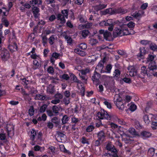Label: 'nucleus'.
Wrapping results in <instances>:
<instances>
[{
    "instance_id": "nucleus-1",
    "label": "nucleus",
    "mask_w": 157,
    "mask_h": 157,
    "mask_svg": "<svg viewBox=\"0 0 157 157\" xmlns=\"http://www.w3.org/2000/svg\"><path fill=\"white\" fill-rule=\"evenodd\" d=\"M69 9L63 10L61 11V13H58L57 15L56 19L58 21H60V23L63 24L66 22L65 18L67 19L69 14Z\"/></svg>"
},
{
    "instance_id": "nucleus-2",
    "label": "nucleus",
    "mask_w": 157,
    "mask_h": 157,
    "mask_svg": "<svg viewBox=\"0 0 157 157\" xmlns=\"http://www.w3.org/2000/svg\"><path fill=\"white\" fill-rule=\"evenodd\" d=\"M114 103L117 108L119 109L123 110L124 109V105L123 102L122 98L118 94H116L114 98Z\"/></svg>"
},
{
    "instance_id": "nucleus-3",
    "label": "nucleus",
    "mask_w": 157,
    "mask_h": 157,
    "mask_svg": "<svg viewBox=\"0 0 157 157\" xmlns=\"http://www.w3.org/2000/svg\"><path fill=\"white\" fill-rule=\"evenodd\" d=\"M95 117L97 119H106L110 120L111 118L110 115L104 109H101V111L98 112Z\"/></svg>"
},
{
    "instance_id": "nucleus-4",
    "label": "nucleus",
    "mask_w": 157,
    "mask_h": 157,
    "mask_svg": "<svg viewBox=\"0 0 157 157\" xmlns=\"http://www.w3.org/2000/svg\"><path fill=\"white\" fill-rule=\"evenodd\" d=\"M147 69L152 76L157 77V72H155L157 70V65L155 62L147 63Z\"/></svg>"
},
{
    "instance_id": "nucleus-5",
    "label": "nucleus",
    "mask_w": 157,
    "mask_h": 157,
    "mask_svg": "<svg viewBox=\"0 0 157 157\" xmlns=\"http://www.w3.org/2000/svg\"><path fill=\"white\" fill-rule=\"evenodd\" d=\"M106 149L110 151L109 154L113 157H119L117 155V151L116 149L114 146L111 144H108L106 147Z\"/></svg>"
},
{
    "instance_id": "nucleus-6",
    "label": "nucleus",
    "mask_w": 157,
    "mask_h": 157,
    "mask_svg": "<svg viewBox=\"0 0 157 157\" xmlns=\"http://www.w3.org/2000/svg\"><path fill=\"white\" fill-rule=\"evenodd\" d=\"M106 58L104 57L103 59L101 60L98 63V65L96 66L95 71L101 73H104L105 72V70L104 69V64L105 62Z\"/></svg>"
},
{
    "instance_id": "nucleus-7",
    "label": "nucleus",
    "mask_w": 157,
    "mask_h": 157,
    "mask_svg": "<svg viewBox=\"0 0 157 157\" xmlns=\"http://www.w3.org/2000/svg\"><path fill=\"white\" fill-rule=\"evenodd\" d=\"M122 36L134 34L135 33L134 31L132 29H128L125 25L121 27Z\"/></svg>"
},
{
    "instance_id": "nucleus-8",
    "label": "nucleus",
    "mask_w": 157,
    "mask_h": 157,
    "mask_svg": "<svg viewBox=\"0 0 157 157\" xmlns=\"http://www.w3.org/2000/svg\"><path fill=\"white\" fill-rule=\"evenodd\" d=\"M146 75L148 77L152 76L146 67L145 66H143L141 68L140 74L139 75L140 77L141 78H143Z\"/></svg>"
},
{
    "instance_id": "nucleus-9",
    "label": "nucleus",
    "mask_w": 157,
    "mask_h": 157,
    "mask_svg": "<svg viewBox=\"0 0 157 157\" xmlns=\"http://www.w3.org/2000/svg\"><path fill=\"white\" fill-rule=\"evenodd\" d=\"M100 77V75L96 71H94V74L92 77V80L93 83L98 85L100 82L99 78Z\"/></svg>"
},
{
    "instance_id": "nucleus-10",
    "label": "nucleus",
    "mask_w": 157,
    "mask_h": 157,
    "mask_svg": "<svg viewBox=\"0 0 157 157\" xmlns=\"http://www.w3.org/2000/svg\"><path fill=\"white\" fill-rule=\"evenodd\" d=\"M0 56L2 60L4 61H7L10 57L9 52L6 49L2 50V51Z\"/></svg>"
},
{
    "instance_id": "nucleus-11",
    "label": "nucleus",
    "mask_w": 157,
    "mask_h": 157,
    "mask_svg": "<svg viewBox=\"0 0 157 157\" xmlns=\"http://www.w3.org/2000/svg\"><path fill=\"white\" fill-rule=\"evenodd\" d=\"M121 27H116L114 29L113 35L114 38H116L118 36H122Z\"/></svg>"
},
{
    "instance_id": "nucleus-12",
    "label": "nucleus",
    "mask_w": 157,
    "mask_h": 157,
    "mask_svg": "<svg viewBox=\"0 0 157 157\" xmlns=\"http://www.w3.org/2000/svg\"><path fill=\"white\" fill-rule=\"evenodd\" d=\"M105 26H109L108 30L110 31H113V29L114 25L115 24L114 21L112 19H109L105 21Z\"/></svg>"
},
{
    "instance_id": "nucleus-13",
    "label": "nucleus",
    "mask_w": 157,
    "mask_h": 157,
    "mask_svg": "<svg viewBox=\"0 0 157 157\" xmlns=\"http://www.w3.org/2000/svg\"><path fill=\"white\" fill-rule=\"evenodd\" d=\"M38 131H37L34 129H32L31 131V134L30 135V140L32 141V143L31 144L32 145H35V139L36 136L37 135V132H38Z\"/></svg>"
},
{
    "instance_id": "nucleus-14",
    "label": "nucleus",
    "mask_w": 157,
    "mask_h": 157,
    "mask_svg": "<svg viewBox=\"0 0 157 157\" xmlns=\"http://www.w3.org/2000/svg\"><path fill=\"white\" fill-rule=\"evenodd\" d=\"M128 70L130 76L132 77L136 75L137 72L134 67L132 66H129L128 68Z\"/></svg>"
},
{
    "instance_id": "nucleus-15",
    "label": "nucleus",
    "mask_w": 157,
    "mask_h": 157,
    "mask_svg": "<svg viewBox=\"0 0 157 157\" xmlns=\"http://www.w3.org/2000/svg\"><path fill=\"white\" fill-rule=\"evenodd\" d=\"M103 14L104 15L107 14H109L110 15L115 14V8H110L105 10L103 11Z\"/></svg>"
},
{
    "instance_id": "nucleus-16",
    "label": "nucleus",
    "mask_w": 157,
    "mask_h": 157,
    "mask_svg": "<svg viewBox=\"0 0 157 157\" xmlns=\"http://www.w3.org/2000/svg\"><path fill=\"white\" fill-rule=\"evenodd\" d=\"M49 97L46 95H42L40 94H36V95L35 99L36 100H38L41 101H46L48 99Z\"/></svg>"
},
{
    "instance_id": "nucleus-17",
    "label": "nucleus",
    "mask_w": 157,
    "mask_h": 157,
    "mask_svg": "<svg viewBox=\"0 0 157 157\" xmlns=\"http://www.w3.org/2000/svg\"><path fill=\"white\" fill-rule=\"evenodd\" d=\"M8 47L11 52H13L17 50L18 47L17 44L15 42L9 45Z\"/></svg>"
},
{
    "instance_id": "nucleus-18",
    "label": "nucleus",
    "mask_w": 157,
    "mask_h": 157,
    "mask_svg": "<svg viewBox=\"0 0 157 157\" xmlns=\"http://www.w3.org/2000/svg\"><path fill=\"white\" fill-rule=\"evenodd\" d=\"M39 9L38 8L34 6L32 8V12L35 18H37L39 17L40 15V14L39 13Z\"/></svg>"
},
{
    "instance_id": "nucleus-19",
    "label": "nucleus",
    "mask_w": 157,
    "mask_h": 157,
    "mask_svg": "<svg viewBox=\"0 0 157 157\" xmlns=\"http://www.w3.org/2000/svg\"><path fill=\"white\" fill-rule=\"evenodd\" d=\"M115 14L120 13L124 14L127 12V10L121 7H118L117 8H115Z\"/></svg>"
},
{
    "instance_id": "nucleus-20",
    "label": "nucleus",
    "mask_w": 157,
    "mask_h": 157,
    "mask_svg": "<svg viewBox=\"0 0 157 157\" xmlns=\"http://www.w3.org/2000/svg\"><path fill=\"white\" fill-rule=\"evenodd\" d=\"M94 124V122H92L86 128V131L87 132H92L95 128Z\"/></svg>"
},
{
    "instance_id": "nucleus-21",
    "label": "nucleus",
    "mask_w": 157,
    "mask_h": 157,
    "mask_svg": "<svg viewBox=\"0 0 157 157\" xmlns=\"http://www.w3.org/2000/svg\"><path fill=\"white\" fill-rule=\"evenodd\" d=\"M155 56L151 54H149L148 57L146 58V63H149L150 62H155L154 60Z\"/></svg>"
},
{
    "instance_id": "nucleus-22",
    "label": "nucleus",
    "mask_w": 157,
    "mask_h": 157,
    "mask_svg": "<svg viewBox=\"0 0 157 157\" xmlns=\"http://www.w3.org/2000/svg\"><path fill=\"white\" fill-rule=\"evenodd\" d=\"M70 119V117L67 115H63L61 119L62 124L63 125L67 124Z\"/></svg>"
},
{
    "instance_id": "nucleus-23",
    "label": "nucleus",
    "mask_w": 157,
    "mask_h": 157,
    "mask_svg": "<svg viewBox=\"0 0 157 157\" xmlns=\"http://www.w3.org/2000/svg\"><path fill=\"white\" fill-rule=\"evenodd\" d=\"M97 136L98 140L103 141L105 139V136L104 132L103 131H100L97 134Z\"/></svg>"
},
{
    "instance_id": "nucleus-24",
    "label": "nucleus",
    "mask_w": 157,
    "mask_h": 157,
    "mask_svg": "<svg viewBox=\"0 0 157 157\" xmlns=\"http://www.w3.org/2000/svg\"><path fill=\"white\" fill-rule=\"evenodd\" d=\"M52 122L54 123L56 126L59 125L60 123V120L58 118V117H55L51 119Z\"/></svg>"
},
{
    "instance_id": "nucleus-25",
    "label": "nucleus",
    "mask_w": 157,
    "mask_h": 157,
    "mask_svg": "<svg viewBox=\"0 0 157 157\" xmlns=\"http://www.w3.org/2000/svg\"><path fill=\"white\" fill-rule=\"evenodd\" d=\"M121 74V71L118 69H115L113 75V77L116 79L119 78Z\"/></svg>"
},
{
    "instance_id": "nucleus-26",
    "label": "nucleus",
    "mask_w": 157,
    "mask_h": 157,
    "mask_svg": "<svg viewBox=\"0 0 157 157\" xmlns=\"http://www.w3.org/2000/svg\"><path fill=\"white\" fill-rule=\"evenodd\" d=\"M107 6V4H99L98 5L95 6L94 9L97 11L99 10H101L105 8Z\"/></svg>"
},
{
    "instance_id": "nucleus-27",
    "label": "nucleus",
    "mask_w": 157,
    "mask_h": 157,
    "mask_svg": "<svg viewBox=\"0 0 157 157\" xmlns=\"http://www.w3.org/2000/svg\"><path fill=\"white\" fill-rule=\"evenodd\" d=\"M33 148L35 151H40L41 152L44 151L45 149L44 147H41L38 145L34 146Z\"/></svg>"
},
{
    "instance_id": "nucleus-28",
    "label": "nucleus",
    "mask_w": 157,
    "mask_h": 157,
    "mask_svg": "<svg viewBox=\"0 0 157 157\" xmlns=\"http://www.w3.org/2000/svg\"><path fill=\"white\" fill-rule=\"evenodd\" d=\"M141 135L143 137L148 138L151 136V134L149 132L144 131L141 133Z\"/></svg>"
},
{
    "instance_id": "nucleus-29",
    "label": "nucleus",
    "mask_w": 157,
    "mask_h": 157,
    "mask_svg": "<svg viewBox=\"0 0 157 157\" xmlns=\"http://www.w3.org/2000/svg\"><path fill=\"white\" fill-rule=\"evenodd\" d=\"M52 110L55 115H57L59 113V108L56 105H54L52 108Z\"/></svg>"
},
{
    "instance_id": "nucleus-30",
    "label": "nucleus",
    "mask_w": 157,
    "mask_h": 157,
    "mask_svg": "<svg viewBox=\"0 0 157 157\" xmlns=\"http://www.w3.org/2000/svg\"><path fill=\"white\" fill-rule=\"evenodd\" d=\"M64 38L67 41V43L69 45H71L72 44L73 40L72 38L68 35H66Z\"/></svg>"
},
{
    "instance_id": "nucleus-31",
    "label": "nucleus",
    "mask_w": 157,
    "mask_h": 157,
    "mask_svg": "<svg viewBox=\"0 0 157 157\" xmlns=\"http://www.w3.org/2000/svg\"><path fill=\"white\" fill-rule=\"evenodd\" d=\"M34 108L33 106H31L29 107V109L28 113L30 117L33 116L34 114Z\"/></svg>"
},
{
    "instance_id": "nucleus-32",
    "label": "nucleus",
    "mask_w": 157,
    "mask_h": 157,
    "mask_svg": "<svg viewBox=\"0 0 157 157\" xmlns=\"http://www.w3.org/2000/svg\"><path fill=\"white\" fill-rule=\"evenodd\" d=\"M30 2L33 6L36 5H41L42 3L41 0H32Z\"/></svg>"
},
{
    "instance_id": "nucleus-33",
    "label": "nucleus",
    "mask_w": 157,
    "mask_h": 157,
    "mask_svg": "<svg viewBox=\"0 0 157 157\" xmlns=\"http://www.w3.org/2000/svg\"><path fill=\"white\" fill-rule=\"evenodd\" d=\"M71 121V123L78 124L80 120L78 118L76 117L75 116H72Z\"/></svg>"
},
{
    "instance_id": "nucleus-34",
    "label": "nucleus",
    "mask_w": 157,
    "mask_h": 157,
    "mask_svg": "<svg viewBox=\"0 0 157 157\" xmlns=\"http://www.w3.org/2000/svg\"><path fill=\"white\" fill-rule=\"evenodd\" d=\"M140 52L138 56L140 57H142L146 52V50L145 49V48L143 47H141L140 49Z\"/></svg>"
},
{
    "instance_id": "nucleus-35",
    "label": "nucleus",
    "mask_w": 157,
    "mask_h": 157,
    "mask_svg": "<svg viewBox=\"0 0 157 157\" xmlns=\"http://www.w3.org/2000/svg\"><path fill=\"white\" fill-rule=\"evenodd\" d=\"M89 33V32L88 30L84 29L82 31L81 35L82 37L85 38L88 36Z\"/></svg>"
},
{
    "instance_id": "nucleus-36",
    "label": "nucleus",
    "mask_w": 157,
    "mask_h": 157,
    "mask_svg": "<svg viewBox=\"0 0 157 157\" xmlns=\"http://www.w3.org/2000/svg\"><path fill=\"white\" fill-rule=\"evenodd\" d=\"M155 149L151 148L149 149L147 154L149 156L151 157L153 156L155 154Z\"/></svg>"
},
{
    "instance_id": "nucleus-37",
    "label": "nucleus",
    "mask_w": 157,
    "mask_h": 157,
    "mask_svg": "<svg viewBox=\"0 0 157 157\" xmlns=\"http://www.w3.org/2000/svg\"><path fill=\"white\" fill-rule=\"evenodd\" d=\"M71 75L72 80L74 82L77 83H81V81L78 79L75 75L73 74H72Z\"/></svg>"
},
{
    "instance_id": "nucleus-38",
    "label": "nucleus",
    "mask_w": 157,
    "mask_h": 157,
    "mask_svg": "<svg viewBox=\"0 0 157 157\" xmlns=\"http://www.w3.org/2000/svg\"><path fill=\"white\" fill-rule=\"evenodd\" d=\"M126 25L128 28H129V29H132L133 30L135 26V23L132 21H130Z\"/></svg>"
},
{
    "instance_id": "nucleus-39",
    "label": "nucleus",
    "mask_w": 157,
    "mask_h": 157,
    "mask_svg": "<svg viewBox=\"0 0 157 157\" xmlns=\"http://www.w3.org/2000/svg\"><path fill=\"white\" fill-rule=\"evenodd\" d=\"M90 71L89 69L88 68H86L85 70H81L80 73L79 74V75H86L87 73H88Z\"/></svg>"
},
{
    "instance_id": "nucleus-40",
    "label": "nucleus",
    "mask_w": 157,
    "mask_h": 157,
    "mask_svg": "<svg viewBox=\"0 0 157 157\" xmlns=\"http://www.w3.org/2000/svg\"><path fill=\"white\" fill-rule=\"evenodd\" d=\"M112 68V66L110 64H108L106 67L105 72V73H110L111 72V71Z\"/></svg>"
},
{
    "instance_id": "nucleus-41",
    "label": "nucleus",
    "mask_w": 157,
    "mask_h": 157,
    "mask_svg": "<svg viewBox=\"0 0 157 157\" xmlns=\"http://www.w3.org/2000/svg\"><path fill=\"white\" fill-rule=\"evenodd\" d=\"M111 35V33L107 30H105L104 34L103 36L104 39L106 40H108V37H109Z\"/></svg>"
},
{
    "instance_id": "nucleus-42",
    "label": "nucleus",
    "mask_w": 157,
    "mask_h": 157,
    "mask_svg": "<svg viewBox=\"0 0 157 157\" xmlns=\"http://www.w3.org/2000/svg\"><path fill=\"white\" fill-rule=\"evenodd\" d=\"M47 105L46 104L43 105L40 108L39 111L41 113H44L47 108Z\"/></svg>"
},
{
    "instance_id": "nucleus-43",
    "label": "nucleus",
    "mask_w": 157,
    "mask_h": 157,
    "mask_svg": "<svg viewBox=\"0 0 157 157\" xmlns=\"http://www.w3.org/2000/svg\"><path fill=\"white\" fill-rule=\"evenodd\" d=\"M150 49L153 51H155L157 50V46L155 44L151 43L150 46Z\"/></svg>"
},
{
    "instance_id": "nucleus-44",
    "label": "nucleus",
    "mask_w": 157,
    "mask_h": 157,
    "mask_svg": "<svg viewBox=\"0 0 157 157\" xmlns=\"http://www.w3.org/2000/svg\"><path fill=\"white\" fill-rule=\"evenodd\" d=\"M0 140H7L5 133L4 132L0 133Z\"/></svg>"
},
{
    "instance_id": "nucleus-45",
    "label": "nucleus",
    "mask_w": 157,
    "mask_h": 157,
    "mask_svg": "<svg viewBox=\"0 0 157 157\" xmlns=\"http://www.w3.org/2000/svg\"><path fill=\"white\" fill-rule=\"evenodd\" d=\"M37 140L41 141L42 140L43 134L41 131L38 132L37 134Z\"/></svg>"
},
{
    "instance_id": "nucleus-46",
    "label": "nucleus",
    "mask_w": 157,
    "mask_h": 157,
    "mask_svg": "<svg viewBox=\"0 0 157 157\" xmlns=\"http://www.w3.org/2000/svg\"><path fill=\"white\" fill-rule=\"evenodd\" d=\"M132 16L138 19L141 18V14L139 12L135 13L133 14Z\"/></svg>"
},
{
    "instance_id": "nucleus-47",
    "label": "nucleus",
    "mask_w": 157,
    "mask_h": 157,
    "mask_svg": "<svg viewBox=\"0 0 157 157\" xmlns=\"http://www.w3.org/2000/svg\"><path fill=\"white\" fill-rule=\"evenodd\" d=\"M136 105L135 104H133L130 105L129 109L131 111L133 112L136 110Z\"/></svg>"
},
{
    "instance_id": "nucleus-48",
    "label": "nucleus",
    "mask_w": 157,
    "mask_h": 157,
    "mask_svg": "<svg viewBox=\"0 0 157 157\" xmlns=\"http://www.w3.org/2000/svg\"><path fill=\"white\" fill-rule=\"evenodd\" d=\"M60 77L61 78L67 80H69L70 78L69 75L67 74H63Z\"/></svg>"
},
{
    "instance_id": "nucleus-49",
    "label": "nucleus",
    "mask_w": 157,
    "mask_h": 157,
    "mask_svg": "<svg viewBox=\"0 0 157 157\" xmlns=\"http://www.w3.org/2000/svg\"><path fill=\"white\" fill-rule=\"evenodd\" d=\"M143 119L146 124H148L150 122V121L149 119L148 116L147 115H145L144 116Z\"/></svg>"
},
{
    "instance_id": "nucleus-50",
    "label": "nucleus",
    "mask_w": 157,
    "mask_h": 157,
    "mask_svg": "<svg viewBox=\"0 0 157 157\" xmlns=\"http://www.w3.org/2000/svg\"><path fill=\"white\" fill-rule=\"evenodd\" d=\"M98 42L97 40L94 38H91L90 40V43L92 45H95Z\"/></svg>"
},
{
    "instance_id": "nucleus-51",
    "label": "nucleus",
    "mask_w": 157,
    "mask_h": 157,
    "mask_svg": "<svg viewBox=\"0 0 157 157\" xmlns=\"http://www.w3.org/2000/svg\"><path fill=\"white\" fill-rule=\"evenodd\" d=\"M2 22L4 24V25L6 27H8L9 24L8 21L6 19H2Z\"/></svg>"
},
{
    "instance_id": "nucleus-52",
    "label": "nucleus",
    "mask_w": 157,
    "mask_h": 157,
    "mask_svg": "<svg viewBox=\"0 0 157 157\" xmlns=\"http://www.w3.org/2000/svg\"><path fill=\"white\" fill-rule=\"evenodd\" d=\"M66 26L70 28H72L73 27V25L71 22L70 20H68L66 23Z\"/></svg>"
},
{
    "instance_id": "nucleus-53",
    "label": "nucleus",
    "mask_w": 157,
    "mask_h": 157,
    "mask_svg": "<svg viewBox=\"0 0 157 157\" xmlns=\"http://www.w3.org/2000/svg\"><path fill=\"white\" fill-rule=\"evenodd\" d=\"M47 113L48 116L49 117H52L56 115L55 114H54V113H53V111L50 110H47Z\"/></svg>"
},
{
    "instance_id": "nucleus-54",
    "label": "nucleus",
    "mask_w": 157,
    "mask_h": 157,
    "mask_svg": "<svg viewBox=\"0 0 157 157\" xmlns=\"http://www.w3.org/2000/svg\"><path fill=\"white\" fill-rule=\"evenodd\" d=\"M129 132L131 134L133 135H136V132L135 129L133 128H130L129 129Z\"/></svg>"
},
{
    "instance_id": "nucleus-55",
    "label": "nucleus",
    "mask_w": 157,
    "mask_h": 157,
    "mask_svg": "<svg viewBox=\"0 0 157 157\" xmlns=\"http://www.w3.org/2000/svg\"><path fill=\"white\" fill-rule=\"evenodd\" d=\"M55 39L54 37L52 36H50L48 39L50 45H52L54 44Z\"/></svg>"
},
{
    "instance_id": "nucleus-56",
    "label": "nucleus",
    "mask_w": 157,
    "mask_h": 157,
    "mask_svg": "<svg viewBox=\"0 0 157 157\" xmlns=\"http://www.w3.org/2000/svg\"><path fill=\"white\" fill-rule=\"evenodd\" d=\"M104 103L106 106L107 108L110 109L112 108V105L111 103L105 101L104 102Z\"/></svg>"
},
{
    "instance_id": "nucleus-57",
    "label": "nucleus",
    "mask_w": 157,
    "mask_h": 157,
    "mask_svg": "<svg viewBox=\"0 0 157 157\" xmlns=\"http://www.w3.org/2000/svg\"><path fill=\"white\" fill-rule=\"evenodd\" d=\"M151 42L150 41L147 40H142L140 41V43L143 45H147L149 44Z\"/></svg>"
},
{
    "instance_id": "nucleus-58",
    "label": "nucleus",
    "mask_w": 157,
    "mask_h": 157,
    "mask_svg": "<svg viewBox=\"0 0 157 157\" xmlns=\"http://www.w3.org/2000/svg\"><path fill=\"white\" fill-rule=\"evenodd\" d=\"M148 6V3L146 2L140 6V8L142 10H145L147 8Z\"/></svg>"
},
{
    "instance_id": "nucleus-59",
    "label": "nucleus",
    "mask_w": 157,
    "mask_h": 157,
    "mask_svg": "<svg viewBox=\"0 0 157 157\" xmlns=\"http://www.w3.org/2000/svg\"><path fill=\"white\" fill-rule=\"evenodd\" d=\"M47 71L49 74H53L54 72V69L52 66H50L47 69Z\"/></svg>"
},
{
    "instance_id": "nucleus-60",
    "label": "nucleus",
    "mask_w": 157,
    "mask_h": 157,
    "mask_svg": "<svg viewBox=\"0 0 157 157\" xmlns=\"http://www.w3.org/2000/svg\"><path fill=\"white\" fill-rule=\"evenodd\" d=\"M56 18L55 15L53 14L51 15L49 17L48 20L50 22H52L55 20Z\"/></svg>"
},
{
    "instance_id": "nucleus-61",
    "label": "nucleus",
    "mask_w": 157,
    "mask_h": 157,
    "mask_svg": "<svg viewBox=\"0 0 157 157\" xmlns=\"http://www.w3.org/2000/svg\"><path fill=\"white\" fill-rule=\"evenodd\" d=\"M60 56V55L59 54L56 52L53 53L52 55V57L55 58L56 59H57Z\"/></svg>"
},
{
    "instance_id": "nucleus-62",
    "label": "nucleus",
    "mask_w": 157,
    "mask_h": 157,
    "mask_svg": "<svg viewBox=\"0 0 157 157\" xmlns=\"http://www.w3.org/2000/svg\"><path fill=\"white\" fill-rule=\"evenodd\" d=\"M79 47L81 49L84 50L87 48V45L85 43H82L79 45Z\"/></svg>"
},
{
    "instance_id": "nucleus-63",
    "label": "nucleus",
    "mask_w": 157,
    "mask_h": 157,
    "mask_svg": "<svg viewBox=\"0 0 157 157\" xmlns=\"http://www.w3.org/2000/svg\"><path fill=\"white\" fill-rule=\"evenodd\" d=\"M123 80L125 83H130L132 81L131 79L129 78H124L123 79Z\"/></svg>"
},
{
    "instance_id": "nucleus-64",
    "label": "nucleus",
    "mask_w": 157,
    "mask_h": 157,
    "mask_svg": "<svg viewBox=\"0 0 157 157\" xmlns=\"http://www.w3.org/2000/svg\"><path fill=\"white\" fill-rule=\"evenodd\" d=\"M60 102V100L59 99H58L56 98L55 99L52 100L51 101V103L54 104H56L59 103Z\"/></svg>"
}]
</instances>
